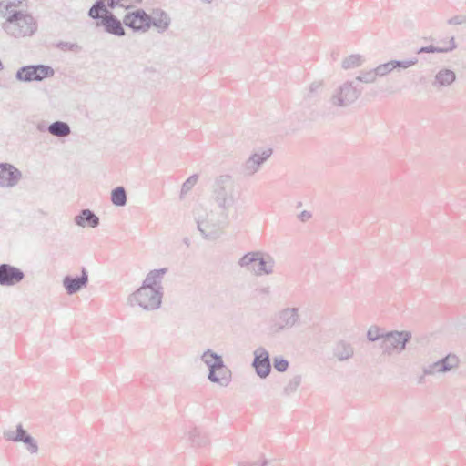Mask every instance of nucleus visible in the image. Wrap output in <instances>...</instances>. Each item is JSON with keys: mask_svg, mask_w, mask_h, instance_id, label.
Masks as SVG:
<instances>
[{"mask_svg": "<svg viewBox=\"0 0 466 466\" xmlns=\"http://www.w3.org/2000/svg\"><path fill=\"white\" fill-rule=\"evenodd\" d=\"M167 272V268L150 270L142 285L129 295L128 304L130 306L138 305L147 311L159 309L164 296L162 282Z\"/></svg>", "mask_w": 466, "mask_h": 466, "instance_id": "nucleus-1", "label": "nucleus"}, {"mask_svg": "<svg viewBox=\"0 0 466 466\" xmlns=\"http://www.w3.org/2000/svg\"><path fill=\"white\" fill-rule=\"evenodd\" d=\"M227 214L207 207L198 206L194 209V219L198 230L207 240H215L220 237Z\"/></svg>", "mask_w": 466, "mask_h": 466, "instance_id": "nucleus-2", "label": "nucleus"}, {"mask_svg": "<svg viewBox=\"0 0 466 466\" xmlns=\"http://www.w3.org/2000/svg\"><path fill=\"white\" fill-rule=\"evenodd\" d=\"M3 31L14 38L30 37L37 31V21L27 10L12 14L1 25Z\"/></svg>", "mask_w": 466, "mask_h": 466, "instance_id": "nucleus-3", "label": "nucleus"}, {"mask_svg": "<svg viewBox=\"0 0 466 466\" xmlns=\"http://www.w3.org/2000/svg\"><path fill=\"white\" fill-rule=\"evenodd\" d=\"M212 192L218 208L225 213L237 202L239 195L235 180L230 175L218 176L214 181Z\"/></svg>", "mask_w": 466, "mask_h": 466, "instance_id": "nucleus-4", "label": "nucleus"}, {"mask_svg": "<svg viewBox=\"0 0 466 466\" xmlns=\"http://www.w3.org/2000/svg\"><path fill=\"white\" fill-rule=\"evenodd\" d=\"M362 94L355 81H346L332 93L329 102L335 107L345 108L354 104Z\"/></svg>", "mask_w": 466, "mask_h": 466, "instance_id": "nucleus-5", "label": "nucleus"}, {"mask_svg": "<svg viewBox=\"0 0 466 466\" xmlns=\"http://www.w3.org/2000/svg\"><path fill=\"white\" fill-rule=\"evenodd\" d=\"M55 70L47 65H27L21 66L15 73V79L21 83L41 82L52 77Z\"/></svg>", "mask_w": 466, "mask_h": 466, "instance_id": "nucleus-6", "label": "nucleus"}, {"mask_svg": "<svg viewBox=\"0 0 466 466\" xmlns=\"http://www.w3.org/2000/svg\"><path fill=\"white\" fill-rule=\"evenodd\" d=\"M272 155L271 148H258L254 150L251 155L241 164L239 173L244 177H250L257 174L263 165Z\"/></svg>", "mask_w": 466, "mask_h": 466, "instance_id": "nucleus-7", "label": "nucleus"}, {"mask_svg": "<svg viewBox=\"0 0 466 466\" xmlns=\"http://www.w3.org/2000/svg\"><path fill=\"white\" fill-rule=\"evenodd\" d=\"M410 339L411 333L410 331L395 330L384 333L383 341L380 344L382 353L385 355L400 353L405 350Z\"/></svg>", "mask_w": 466, "mask_h": 466, "instance_id": "nucleus-8", "label": "nucleus"}, {"mask_svg": "<svg viewBox=\"0 0 466 466\" xmlns=\"http://www.w3.org/2000/svg\"><path fill=\"white\" fill-rule=\"evenodd\" d=\"M459 365V357L456 354L449 353L444 358L423 367L422 370L424 375L434 376L436 374L450 372L457 369Z\"/></svg>", "mask_w": 466, "mask_h": 466, "instance_id": "nucleus-9", "label": "nucleus"}, {"mask_svg": "<svg viewBox=\"0 0 466 466\" xmlns=\"http://www.w3.org/2000/svg\"><path fill=\"white\" fill-rule=\"evenodd\" d=\"M151 15L143 9L128 12L123 18V24L135 32L146 33L150 28Z\"/></svg>", "mask_w": 466, "mask_h": 466, "instance_id": "nucleus-10", "label": "nucleus"}, {"mask_svg": "<svg viewBox=\"0 0 466 466\" xmlns=\"http://www.w3.org/2000/svg\"><path fill=\"white\" fill-rule=\"evenodd\" d=\"M201 360L208 366V379L211 382H226L225 377L222 376L220 380H218L215 376V371L220 370L219 371H224V373H227L226 370V365L223 361V359L220 355L218 353L212 351L211 350H207L204 351V353L201 355Z\"/></svg>", "mask_w": 466, "mask_h": 466, "instance_id": "nucleus-11", "label": "nucleus"}, {"mask_svg": "<svg viewBox=\"0 0 466 466\" xmlns=\"http://www.w3.org/2000/svg\"><path fill=\"white\" fill-rule=\"evenodd\" d=\"M300 323L299 308L287 307L280 309L275 317V327L278 331L290 329Z\"/></svg>", "mask_w": 466, "mask_h": 466, "instance_id": "nucleus-12", "label": "nucleus"}, {"mask_svg": "<svg viewBox=\"0 0 466 466\" xmlns=\"http://www.w3.org/2000/svg\"><path fill=\"white\" fill-rule=\"evenodd\" d=\"M3 436L9 441L23 442L30 453L38 451L36 441L23 428L22 424H18L15 430L4 431Z\"/></svg>", "mask_w": 466, "mask_h": 466, "instance_id": "nucleus-13", "label": "nucleus"}, {"mask_svg": "<svg viewBox=\"0 0 466 466\" xmlns=\"http://www.w3.org/2000/svg\"><path fill=\"white\" fill-rule=\"evenodd\" d=\"M24 271L11 264H0V286L2 287H14L25 279Z\"/></svg>", "mask_w": 466, "mask_h": 466, "instance_id": "nucleus-14", "label": "nucleus"}, {"mask_svg": "<svg viewBox=\"0 0 466 466\" xmlns=\"http://www.w3.org/2000/svg\"><path fill=\"white\" fill-rule=\"evenodd\" d=\"M252 367L256 374L261 379H266L269 375L271 371L270 358L265 348L258 347L255 350Z\"/></svg>", "mask_w": 466, "mask_h": 466, "instance_id": "nucleus-15", "label": "nucleus"}, {"mask_svg": "<svg viewBox=\"0 0 466 466\" xmlns=\"http://www.w3.org/2000/svg\"><path fill=\"white\" fill-rule=\"evenodd\" d=\"M22 178L21 171L9 163H0V187H14Z\"/></svg>", "mask_w": 466, "mask_h": 466, "instance_id": "nucleus-16", "label": "nucleus"}, {"mask_svg": "<svg viewBox=\"0 0 466 466\" xmlns=\"http://www.w3.org/2000/svg\"><path fill=\"white\" fill-rule=\"evenodd\" d=\"M63 287L68 295H73L87 286L88 274L85 268H82L80 276L66 275L63 279Z\"/></svg>", "mask_w": 466, "mask_h": 466, "instance_id": "nucleus-17", "label": "nucleus"}, {"mask_svg": "<svg viewBox=\"0 0 466 466\" xmlns=\"http://www.w3.org/2000/svg\"><path fill=\"white\" fill-rule=\"evenodd\" d=\"M456 81V73L447 67H441L434 76L431 86L438 91L450 87Z\"/></svg>", "mask_w": 466, "mask_h": 466, "instance_id": "nucleus-18", "label": "nucleus"}, {"mask_svg": "<svg viewBox=\"0 0 466 466\" xmlns=\"http://www.w3.org/2000/svg\"><path fill=\"white\" fill-rule=\"evenodd\" d=\"M103 25L105 31L110 35L116 36H124L126 35L121 21L112 13L104 15L100 23L97 24V25Z\"/></svg>", "mask_w": 466, "mask_h": 466, "instance_id": "nucleus-19", "label": "nucleus"}, {"mask_svg": "<svg viewBox=\"0 0 466 466\" xmlns=\"http://www.w3.org/2000/svg\"><path fill=\"white\" fill-rule=\"evenodd\" d=\"M324 82L316 80L310 83L303 91V102L306 105H316L323 92Z\"/></svg>", "mask_w": 466, "mask_h": 466, "instance_id": "nucleus-20", "label": "nucleus"}, {"mask_svg": "<svg viewBox=\"0 0 466 466\" xmlns=\"http://www.w3.org/2000/svg\"><path fill=\"white\" fill-rule=\"evenodd\" d=\"M258 255L257 262L258 264V268L257 269H252V272L256 276L272 274L276 265L274 258L270 254L262 251H258Z\"/></svg>", "mask_w": 466, "mask_h": 466, "instance_id": "nucleus-21", "label": "nucleus"}, {"mask_svg": "<svg viewBox=\"0 0 466 466\" xmlns=\"http://www.w3.org/2000/svg\"><path fill=\"white\" fill-rule=\"evenodd\" d=\"M332 354L339 361H346L353 357L354 347L350 342L339 339L334 344L332 348Z\"/></svg>", "mask_w": 466, "mask_h": 466, "instance_id": "nucleus-22", "label": "nucleus"}, {"mask_svg": "<svg viewBox=\"0 0 466 466\" xmlns=\"http://www.w3.org/2000/svg\"><path fill=\"white\" fill-rule=\"evenodd\" d=\"M75 223L82 228H96L100 223L99 218L95 214L94 211L86 208L82 209L78 215L74 218Z\"/></svg>", "mask_w": 466, "mask_h": 466, "instance_id": "nucleus-23", "label": "nucleus"}, {"mask_svg": "<svg viewBox=\"0 0 466 466\" xmlns=\"http://www.w3.org/2000/svg\"><path fill=\"white\" fill-rule=\"evenodd\" d=\"M151 21L150 27L153 25L159 33L167 31L171 24L169 15L161 9L153 10Z\"/></svg>", "mask_w": 466, "mask_h": 466, "instance_id": "nucleus-24", "label": "nucleus"}, {"mask_svg": "<svg viewBox=\"0 0 466 466\" xmlns=\"http://www.w3.org/2000/svg\"><path fill=\"white\" fill-rule=\"evenodd\" d=\"M25 0H0V17L6 21L14 13H19L25 6Z\"/></svg>", "mask_w": 466, "mask_h": 466, "instance_id": "nucleus-25", "label": "nucleus"}, {"mask_svg": "<svg viewBox=\"0 0 466 466\" xmlns=\"http://www.w3.org/2000/svg\"><path fill=\"white\" fill-rule=\"evenodd\" d=\"M46 130L53 136L58 137H65L70 135L71 128L66 122L64 121H55L51 123Z\"/></svg>", "mask_w": 466, "mask_h": 466, "instance_id": "nucleus-26", "label": "nucleus"}, {"mask_svg": "<svg viewBox=\"0 0 466 466\" xmlns=\"http://www.w3.org/2000/svg\"><path fill=\"white\" fill-rule=\"evenodd\" d=\"M187 435L192 447L202 448L208 444V438L207 434L201 431L199 429H192L188 431Z\"/></svg>", "mask_w": 466, "mask_h": 466, "instance_id": "nucleus-27", "label": "nucleus"}, {"mask_svg": "<svg viewBox=\"0 0 466 466\" xmlns=\"http://www.w3.org/2000/svg\"><path fill=\"white\" fill-rule=\"evenodd\" d=\"M456 47H457V45L455 43V39H454V37H451L449 40L448 47H437L432 45H430L428 46L420 47L417 53L418 54H421V53H448V52L454 50Z\"/></svg>", "mask_w": 466, "mask_h": 466, "instance_id": "nucleus-28", "label": "nucleus"}, {"mask_svg": "<svg viewBox=\"0 0 466 466\" xmlns=\"http://www.w3.org/2000/svg\"><path fill=\"white\" fill-rule=\"evenodd\" d=\"M302 382V375L297 374L292 376L283 388V394L290 396L294 394Z\"/></svg>", "mask_w": 466, "mask_h": 466, "instance_id": "nucleus-29", "label": "nucleus"}, {"mask_svg": "<svg viewBox=\"0 0 466 466\" xmlns=\"http://www.w3.org/2000/svg\"><path fill=\"white\" fill-rule=\"evenodd\" d=\"M111 202L116 207L127 204V193L123 187H117L111 191Z\"/></svg>", "mask_w": 466, "mask_h": 466, "instance_id": "nucleus-30", "label": "nucleus"}, {"mask_svg": "<svg viewBox=\"0 0 466 466\" xmlns=\"http://www.w3.org/2000/svg\"><path fill=\"white\" fill-rule=\"evenodd\" d=\"M365 59L359 54H354L347 56L343 59L341 66L343 69H351L360 66L364 63Z\"/></svg>", "mask_w": 466, "mask_h": 466, "instance_id": "nucleus-31", "label": "nucleus"}, {"mask_svg": "<svg viewBox=\"0 0 466 466\" xmlns=\"http://www.w3.org/2000/svg\"><path fill=\"white\" fill-rule=\"evenodd\" d=\"M258 251H251L248 252L245 255H243L238 261V265L240 268H247L248 270L252 271V269H255L252 268V264L257 262L258 258Z\"/></svg>", "mask_w": 466, "mask_h": 466, "instance_id": "nucleus-32", "label": "nucleus"}, {"mask_svg": "<svg viewBox=\"0 0 466 466\" xmlns=\"http://www.w3.org/2000/svg\"><path fill=\"white\" fill-rule=\"evenodd\" d=\"M102 13L106 15L110 12L104 7V4L101 0H96L89 9L88 15L95 20L100 19L101 21L104 16L101 15Z\"/></svg>", "mask_w": 466, "mask_h": 466, "instance_id": "nucleus-33", "label": "nucleus"}, {"mask_svg": "<svg viewBox=\"0 0 466 466\" xmlns=\"http://www.w3.org/2000/svg\"><path fill=\"white\" fill-rule=\"evenodd\" d=\"M375 68L369 71H361L359 76L355 78L356 82H361L365 84H372L377 80V74H375Z\"/></svg>", "mask_w": 466, "mask_h": 466, "instance_id": "nucleus-34", "label": "nucleus"}, {"mask_svg": "<svg viewBox=\"0 0 466 466\" xmlns=\"http://www.w3.org/2000/svg\"><path fill=\"white\" fill-rule=\"evenodd\" d=\"M393 70L394 69H393L392 62L390 60V61H388L384 64H380L378 66H376L375 74H377L378 77H383V76H386L387 75H389L390 73H391Z\"/></svg>", "mask_w": 466, "mask_h": 466, "instance_id": "nucleus-35", "label": "nucleus"}, {"mask_svg": "<svg viewBox=\"0 0 466 466\" xmlns=\"http://www.w3.org/2000/svg\"><path fill=\"white\" fill-rule=\"evenodd\" d=\"M393 69H406L409 68L418 63L417 58L408 59V60H391Z\"/></svg>", "mask_w": 466, "mask_h": 466, "instance_id": "nucleus-36", "label": "nucleus"}, {"mask_svg": "<svg viewBox=\"0 0 466 466\" xmlns=\"http://www.w3.org/2000/svg\"><path fill=\"white\" fill-rule=\"evenodd\" d=\"M198 176L194 174L190 176L181 187V195H187L192 187L197 184Z\"/></svg>", "mask_w": 466, "mask_h": 466, "instance_id": "nucleus-37", "label": "nucleus"}, {"mask_svg": "<svg viewBox=\"0 0 466 466\" xmlns=\"http://www.w3.org/2000/svg\"><path fill=\"white\" fill-rule=\"evenodd\" d=\"M384 333H380L379 328L371 327L367 332V339L369 341H377L381 339L383 341Z\"/></svg>", "mask_w": 466, "mask_h": 466, "instance_id": "nucleus-38", "label": "nucleus"}, {"mask_svg": "<svg viewBox=\"0 0 466 466\" xmlns=\"http://www.w3.org/2000/svg\"><path fill=\"white\" fill-rule=\"evenodd\" d=\"M273 365H274V368L279 372H284L289 368V361L286 359L282 358V357H276L273 360Z\"/></svg>", "mask_w": 466, "mask_h": 466, "instance_id": "nucleus-39", "label": "nucleus"}, {"mask_svg": "<svg viewBox=\"0 0 466 466\" xmlns=\"http://www.w3.org/2000/svg\"><path fill=\"white\" fill-rule=\"evenodd\" d=\"M220 370H216L215 371V376L216 378H218V380H220V378L225 377V379L227 378V380H225L226 382H216L217 384L220 385V386H223V387H226L229 384V382L231 381V371L226 366V370H227V373H224V371H219Z\"/></svg>", "mask_w": 466, "mask_h": 466, "instance_id": "nucleus-40", "label": "nucleus"}, {"mask_svg": "<svg viewBox=\"0 0 466 466\" xmlns=\"http://www.w3.org/2000/svg\"><path fill=\"white\" fill-rule=\"evenodd\" d=\"M58 47L65 50H71L75 51L79 48L78 45L76 43H70V42H60L58 44Z\"/></svg>", "mask_w": 466, "mask_h": 466, "instance_id": "nucleus-41", "label": "nucleus"}, {"mask_svg": "<svg viewBox=\"0 0 466 466\" xmlns=\"http://www.w3.org/2000/svg\"><path fill=\"white\" fill-rule=\"evenodd\" d=\"M104 4V7L115 8L116 5L120 6V0H101Z\"/></svg>", "mask_w": 466, "mask_h": 466, "instance_id": "nucleus-42", "label": "nucleus"}, {"mask_svg": "<svg viewBox=\"0 0 466 466\" xmlns=\"http://www.w3.org/2000/svg\"><path fill=\"white\" fill-rule=\"evenodd\" d=\"M258 292L259 295L268 297L271 294V289L269 286L261 287L258 289Z\"/></svg>", "mask_w": 466, "mask_h": 466, "instance_id": "nucleus-43", "label": "nucleus"}, {"mask_svg": "<svg viewBox=\"0 0 466 466\" xmlns=\"http://www.w3.org/2000/svg\"><path fill=\"white\" fill-rule=\"evenodd\" d=\"M298 218L300 221L305 222L311 218V214L309 211L304 210L298 216Z\"/></svg>", "mask_w": 466, "mask_h": 466, "instance_id": "nucleus-44", "label": "nucleus"}, {"mask_svg": "<svg viewBox=\"0 0 466 466\" xmlns=\"http://www.w3.org/2000/svg\"><path fill=\"white\" fill-rule=\"evenodd\" d=\"M143 0H130V2H133V3H136V4H141ZM127 2H129V0H120V6L121 7H126L127 9L130 8L131 5H127Z\"/></svg>", "mask_w": 466, "mask_h": 466, "instance_id": "nucleus-45", "label": "nucleus"}, {"mask_svg": "<svg viewBox=\"0 0 466 466\" xmlns=\"http://www.w3.org/2000/svg\"><path fill=\"white\" fill-rule=\"evenodd\" d=\"M462 22H463V19L461 16H453V17L450 18L448 21V23L450 25H460Z\"/></svg>", "mask_w": 466, "mask_h": 466, "instance_id": "nucleus-46", "label": "nucleus"}, {"mask_svg": "<svg viewBox=\"0 0 466 466\" xmlns=\"http://www.w3.org/2000/svg\"><path fill=\"white\" fill-rule=\"evenodd\" d=\"M267 464H268V461L266 459H263V460H259L258 461L248 463L244 466H266Z\"/></svg>", "mask_w": 466, "mask_h": 466, "instance_id": "nucleus-47", "label": "nucleus"}, {"mask_svg": "<svg viewBox=\"0 0 466 466\" xmlns=\"http://www.w3.org/2000/svg\"><path fill=\"white\" fill-rule=\"evenodd\" d=\"M183 243L187 246V247H189L190 244H191V240L189 238L186 237L183 238Z\"/></svg>", "mask_w": 466, "mask_h": 466, "instance_id": "nucleus-48", "label": "nucleus"}, {"mask_svg": "<svg viewBox=\"0 0 466 466\" xmlns=\"http://www.w3.org/2000/svg\"><path fill=\"white\" fill-rule=\"evenodd\" d=\"M37 129L41 132L45 131L46 128V126L45 124L41 123V124H38L37 125Z\"/></svg>", "mask_w": 466, "mask_h": 466, "instance_id": "nucleus-49", "label": "nucleus"}, {"mask_svg": "<svg viewBox=\"0 0 466 466\" xmlns=\"http://www.w3.org/2000/svg\"><path fill=\"white\" fill-rule=\"evenodd\" d=\"M215 0H200L201 4L211 5Z\"/></svg>", "mask_w": 466, "mask_h": 466, "instance_id": "nucleus-50", "label": "nucleus"}, {"mask_svg": "<svg viewBox=\"0 0 466 466\" xmlns=\"http://www.w3.org/2000/svg\"><path fill=\"white\" fill-rule=\"evenodd\" d=\"M4 69V65L2 63V61L0 60V71H2Z\"/></svg>", "mask_w": 466, "mask_h": 466, "instance_id": "nucleus-51", "label": "nucleus"}, {"mask_svg": "<svg viewBox=\"0 0 466 466\" xmlns=\"http://www.w3.org/2000/svg\"><path fill=\"white\" fill-rule=\"evenodd\" d=\"M448 46H449V43L441 46V47H448Z\"/></svg>", "mask_w": 466, "mask_h": 466, "instance_id": "nucleus-52", "label": "nucleus"}]
</instances>
